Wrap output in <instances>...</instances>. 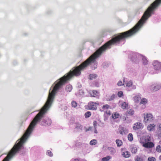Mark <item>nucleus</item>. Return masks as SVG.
Returning <instances> with one entry per match:
<instances>
[{
    "instance_id": "1",
    "label": "nucleus",
    "mask_w": 161,
    "mask_h": 161,
    "mask_svg": "<svg viewBox=\"0 0 161 161\" xmlns=\"http://www.w3.org/2000/svg\"><path fill=\"white\" fill-rule=\"evenodd\" d=\"M139 30V21L131 29L127 31L120 33L118 35L113 38L99 48L86 61L79 66L73 67L67 74L61 78L59 81L54 87L51 92H49L46 102L34 119L38 121L43 117L52 104L56 91L64 85L68 80L73 76H78L80 75L81 74V71L85 69L92 61L107 49L110 48V46L112 45L119 43L121 40L132 36Z\"/></svg>"
},
{
    "instance_id": "2",
    "label": "nucleus",
    "mask_w": 161,
    "mask_h": 161,
    "mask_svg": "<svg viewBox=\"0 0 161 161\" xmlns=\"http://www.w3.org/2000/svg\"><path fill=\"white\" fill-rule=\"evenodd\" d=\"M37 122L36 120L34 119H33L24 134L20 139L19 141L14 145L10 152L2 161H8L9 159L14 155L17 152L20 150L24 143L25 142L29 137Z\"/></svg>"
},
{
    "instance_id": "3",
    "label": "nucleus",
    "mask_w": 161,
    "mask_h": 161,
    "mask_svg": "<svg viewBox=\"0 0 161 161\" xmlns=\"http://www.w3.org/2000/svg\"><path fill=\"white\" fill-rule=\"evenodd\" d=\"M153 65L155 70L159 71L161 70V63L158 61L157 60L154 61Z\"/></svg>"
},
{
    "instance_id": "4",
    "label": "nucleus",
    "mask_w": 161,
    "mask_h": 161,
    "mask_svg": "<svg viewBox=\"0 0 161 161\" xmlns=\"http://www.w3.org/2000/svg\"><path fill=\"white\" fill-rule=\"evenodd\" d=\"M96 104H99L98 102H97L94 103L90 102L87 105L89 109L93 110H96L97 109V107L96 105Z\"/></svg>"
},
{
    "instance_id": "5",
    "label": "nucleus",
    "mask_w": 161,
    "mask_h": 161,
    "mask_svg": "<svg viewBox=\"0 0 161 161\" xmlns=\"http://www.w3.org/2000/svg\"><path fill=\"white\" fill-rule=\"evenodd\" d=\"M153 120V117L150 114H147L144 117V122L145 123L150 122Z\"/></svg>"
},
{
    "instance_id": "6",
    "label": "nucleus",
    "mask_w": 161,
    "mask_h": 161,
    "mask_svg": "<svg viewBox=\"0 0 161 161\" xmlns=\"http://www.w3.org/2000/svg\"><path fill=\"white\" fill-rule=\"evenodd\" d=\"M151 140V136L148 135L143 136L140 138L141 142L143 144L150 141Z\"/></svg>"
},
{
    "instance_id": "7",
    "label": "nucleus",
    "mask_w": 161,
    "mask_h": 161,
    "mask_svg": "<svg viewBox=\"0 0 161 161\" xmlns=\"http://www.w3.org/2000/svg\"><path fill=\"white\" fill-rule=\"evenodd\" d=\"M142 146L146 148H150L153 147L154 146V144L153 142L150 141L143 144Z\"/></svg>"
},
{
    "instance_id": "8",
    "label": "nucleus",
    "mask_w": 161,
    "mask_h": 161,
    "mask_svg": "<svg viewBox=\"0 0 161 161\" xmlns=\"http://www.w3.org/2000/svg\"><path fill=\"white\" fill-rule=\"evenodd\" d=\"M142 126V124L141 123L137 122L134 124L133 128L135 130H138L141 128Z\"/></svg>"
},
{
    "instance_id": "9",
    "label": "nucleus",
    "mask_w": 161,
    "mask_h": 161,
    "mask_svg": "<svg viewBox=\"0 0 161 161\" xmlns=\"http://www.w3.org/2000/svg\"><path fill=\"white\" fill-rule=\"evenodd\" d=\"M119 132L122 135L126 134L128 133L127 130L124 127H120L119 129Z\"/></svg>"
},
{
    "instance_id": "10",
    "label": "nucleus",
    "mask_w": 161,
    "mask_h": 161,
    "mask_svg": "<svg viewBox=\"0 0 161 161\" xmlns=\"http://www.w3.org/2000/svg\"><path fill=\"white\" fill-rule=\"evenodd\" d=\"M90 93L91 96L94 97L98 96L99 95V92L96 90H93Z\"/></svg>"
},
{
    "instance_id": "11",
    "label": "nucleus",
    "mask_w": 161,
    "mask_h": 161,
    "mask_svg": "<svg viewBox=\"0 0 161 161\" xmlns=\"http://www.w3.org/2000/svg\"><path fill=\"white\" fill-rule=\"evenodd\" d=\"M155 127V125L154 124H150L148 125L147 127V129L149 131H151L153 130Z\"/></svg>"
},
{
    "instance_id": "12",
    "label": "nucleus",
    "mask_w": 161,
    "mask_h": 161,
    "mask_svg": "<svg viewBox=\"0 0 161 161\" xmlns=\"http://www.w3.org/2000/svg\"><path fill=\"white\" fill-rule=\"evenodd\" d=\"M134 110L133 109H130L128 110L126 113V114L127 116H132L134 114Z\"/></svg>"
},
{
    "instance_id": "13",
    "label": "nucleus",
    "mask_w": 161,
    "mask_h": 161,
    "mask_svg": "<svg viewBox=\"0 0 161 161\" xmlns=\"http://www.w3.org/2000/svg\"><path fill=\"white\" fill-rule=\"evenodd\" d=\"M161 87V86L159 85H156L154 86H152V89L154 91H157Z\"/></svg>"
},
{
    "instance_id": "14",
    "label": "nucleus",
    "mask_w": 161,
    "mask_h": 161,
    "mask_svg": "<svg viewBox=\"0 0 161 161\" xmlns=\"http://www.w3.org/2000/svg\"><path fill=\"white\" fill-rule=\"evenodd\" d=\"M122 155L125 158H129L130 156V152L127 151L123 153Z\"/></svg>"
},
{
    "instance_id": "15",
    "label": "nucleus",
    "mask_w": 161,
    "mask_h": 161,
    "mask_svg": "<svg viewBox=\"0 0 161 161\" xmlns=\"http://www.w3.org/2000/svg\"><path fill=\"white\" fill-rule=\"evenodd\" d=\"M128 103L125 102H124L121 104V108L123 109H125L128 108Z\"/></svg>"
},
{
    "instance_id": "16",
    "label": "nucleus",
    "mask_w": 161,
    "mask_h": 161,
    "mask_svg": "<svg viewBox=\"0 0 161 161\" xmlns=\"http://www.w3.org/2000/svg\"><path fill=\"white\" fill-rule=\"evenodd\" d=\"M115 142L118 147H120L122 145L123 142L121 140L117 139L116 140Z\"/></svg>"
},
{
    "instance_id": "17",
    "label": "nucleus",
    "mask_w": 161,
    "mask_h": 161,
    "mask_svg": "<svg viewBox=\"0 0 161 161\" xmlns=\"http://www.w3.org/2000/svg\"><path fill=\"white\" fill-rule=\"evenodd\" d=\"M120 115L119 114L117 113H115L113 114L112 115V118L114 119H117L119 117Z\"/></svg>"
},
{
    "instance_id": "18",
    "label": "nucleus",
    "mask_w": 161,
    "mask_h": 161,
    "mask_svg": "<svg viewBox=\"0 0 161 161\" xmlns=\"http://www.w3.org/2000/svg\"><path fill=\"white\" fill-rule=\"evenodd\" d=\"M66 90L68 92H70L72 89V86L69 85H67L66 87Z\"/></svg>"
},
{
    "instance_id": "19",
    "label": "nucleus",
    "mask_w": 161,
    "mask_h": 161,
    "mask_svg": "<svg viewBox=\"0 0 161 161\" xmlns=\"http://www.w3.org/2000/svg\"><path fill=\"white\" fill-rule=\"evenodd\" d=\"M75 127L76 129L78 130H82V125L78 123H76V126Z\"/></svg>"
},
{
    "instance_id": "20",
    "label": "nucleus",
    "mask_w": 161,
    "mask_h": 161,
    "mask_svg": "<svg viewBox=\"0 0 161 161\" xmlns=\"http://www.w3.org/2000/svg\"><path fill=\"white\" fill-rule=\"evenodd\" d=\"M147 103V100L145 98H142L140 103V104H145Z\"/></svg>"
},
{
    "instance_id": "21",
    "label": "nucleus",
    "mask_w": 161,
    "mask_h": 161,
    "mask_svg": "<svg viewBox=\"0 0 161 161\" xmlns=\"http://www.w3.org/2000/svg\"><path fill=\"white\" fill-rule=\"evenodd\" d=\"M97 76V75L96 74H90L89 75L90 78L89 79L91 80H92L94 79H96Z\"/></svg>"
},
{
    "instance_id": "22",
    "label": "nucleus",
    "mask_w": 161,
    "mask_h": 161,
    "mask_svg": "<svg viewBox=\"0 0 161 161\" xmlns=\"http://www.w3.org/2000/svg\"><path fill=\"white\" fill-rule=\"evenodd\" d=\"M141 97L139 96H136L134 97L133 99L135 102L138 103L139 100L141 99Z\"/></svg>"
},
{
    "instance_id": "23",
    "label": "nucleus",
    "mask_w": 161,
    "mask_h": 161,
    "mask_svg": "<svg viewBox=\"0 0 161 161\" xmlns=\"http://www.w3.org/2000/svg\"><path fill=\"white\" fill-rule=\"evenodd\" d=\"M111 158V157L110 156H108L103 158L102 159V161H108Z\"/></svg>"
},
{
    "instance_id": "24",
    "label": "nucleus",
    "mask_w": 161,
    "mask_h": 161,
    "mask_svg": "<svg viewBox=\"0 0 161 161\" xmlns=\"http://www.w3.org/2000/svg\"><path fill=\"white\" fill-rule=\"evenodd\" d=\"M128 140L130 141H131L133 140V137L132 134L130 133L128 135Z\"/></svg>"
},
{
    "instance_id": "25",
    "label": "nucleus",
    "mask_w": 161,
    "mask_h": 161,
    "mask_svg": "<svg viewBox=\"0 0 161 161\" xmlns=\"http://www.w3.org/2000/svg\"><path fill=\"white\" fill-rule=\"evenodd\" d=\"M137 151V148L136 147H133L131 148V152L133 153H136Z\"/></svg>"
},
{
    "instance_id": "26",
    "label": "nucleus",
    "mask_w": 161,
    "mask_h": 161,
    "mask_svg": "<svg viewBox=\"0 0 161 161\" xmlns=\"http://www.w3.org/2000/svg\"><path fill=\"white\" fill-rule=\"evenodd\" d=\"M97 143V141L95 139H93L91 140L90 142V144L91 145L96 144Z\"/></svg>"
},
{
    "instance_id": "27",
    "label": "nucleus",
    "mask_w": 161,
    "mask_h": 161,
    "mask_svg": "<svg viewBox=\"0 0 161 161\" xmlns=\"http://www.w3.org/2000/svg\"><path fill=\"white\" fill-rule=\"evenodd\" d=\"M71 105L73 107L75 108L77 105V103L75 101H73L71 102Z\"/></svg>"
},
{
    "instance_id": "28",
    "label": "nucleus",
    "mask_w": 161,
    "mask_h": 161,
    "mask_svg": "<svg viewBox=\"0 0 161 161\" xmlns=\"http://www.w3.org/2000/svg\"><path fill=\"white\" fill-rule=\"evenodd\" d=\"M109 105L108 104L104 105L102 107V109L103 110L107 109L109 108Z\"/></svg>"
},
{
    "instance_id": "29",
    "label": "nucleus",
    "mask_w": 161,
    "mask_h": 161,
    "mask_svg": "<svg viewBox=\"0 0 161 161\" xmlns=\"http://www.w3.org/2000/svg\"><path fill=\"white\" fill-rule=\"evenodd\" d=\"M135 161H143V159L142 157L137 156Z\"/></svg>"
},
{
    "instance_id": "30",
    "label": "nucleus",
    "mask_w": 161,
    "mask_h": 161,
    "mask_svg": "<svg viewBox=\"0 0 161 161\" xmlns=\"http://www.w3.org/2000/svg\"><path fill=\"white\" fill-rule=\"evenodd\" d=\"M142 63L144 65L147 64L148 61L145 58L143 57L142 58Z\"/></svg>"
},
{
    "instance_id": "31",
    "label": "nucleus",
    "mask_w": 161,
    "mask_h": 161,
    "mask_svg": "<svg viewBox=\"0 0 161 161\" xmlns=\"http://www.w3.org/2000/svg\"><path fill=\"white\" fill-rule=\"evenodd\" d=\"M156 151L158 152H161V147L160 145H158L157 146L156 149Z\"/></svg>"
},
{
    "instance_id": "32",
    "label": "nucleus",
    "mask_w": 161,
    "mask_h": 161,
    "mask_svg": "<svg viewBox=\"0 0 161 161\" xmlns=\"http://www.w3.org/2000/svg\"><path fill=\"white\" fill-rule=\"evenodd\" d=\"M91 115V113L90 112H86L85 114V116L86 118L89 117Z\"/></svg>"
},
{
    "instance_id": "33",
    "label": "nucleus",
    "mask_w": 161,
    "mask_h": 161,
    "mask_svg": "<svg viewBox=\"0 0 161 161\" xmlns=\"http://www.w3.org/2000/svg\"><path fill=\"white\" fill-rule=\"evenodd\" d=\"M132 83L131 81H129L128 82L126 83V86L127 87H130L132 85Z\"/></svg>"
},
{
    "instance_id": "34",
    "label": "nucleus",
    "mask_w": 161,
    "mask_h": 161,
    "mask_svg": "<svg viewBox=\"0 0 161 161\" xmlns=\"http://www.w3.org/2000/svg\"><path fill=\"white\" fill-rule=\"evenodd\" d=\"M118 96L119 97H121L123 96V92L122 91H119L118 92Z\"/></svg>"
},
{
    "instance_id": "35",
    "label": "nucleus",
    "mask_w": 161,
    "mask_h": 161,
    "mask_svg": "<svg viewBox=\"0 0 161 161\" xmlns=\"http://www.w3.org/2000/svg\"><path fill=\"white\" fill-rule=\"evenodd\" d=\"M148 161H156V159L154 157H149L148 159Z\"/></svg>"
},
{
    "instance_id": "36",
    "label": "nucleus",
    "mask_w": 161,
    "mask_h": 161,
    "mask_svg": "<svg viewBox=\"0 0 161 161\" xmlns=\"http://www.w3.org/2000/svg\"><path fill=\"white\" fill-rule=\"evenodd\" d=\"M124 85V84L122 83V82L121 81H119L117 83V85L118 86H121L122 85Z\"/></svg>"
},
{
    "instance_id": "37",
    "label": "nucleus",
    "mask_w": 161,
    "mask_h": 161,
    "mask_svg": "<svg viewBox=\"0 0 161 161\" xmlns=\"http://www.w3.org/2000/svg\"><path fill=\"white\" fill-rule=\"evenodd\" d=\"M97 122L96 121H94L93 122V125L94 126V127L95 128H96L97 127Z\"/></svg>"
},
{
    "instance_id": "38",
    "label": "nucleus",
    "mask_w": 161,
    "mask_h": 161,
    "mask_svg": "<svg viewBox=\"0 0 161 161\" xmlns=\"http://www.w3.org/2000/svg\"><path fill=\"white\" fill-rule=\"evenodd\" d=\"M47 153L48 155L50 156H53L52 152L50 150L47 151Z\"/></svg>"
},
{
    "instance_id": "39",
    "label": "nucleus",
    "mask_w": 161,
    "mask_h": 161,
    "mask_svg": "<svg viewBox=\"0 0 161 161\" xmlns=\"http://www.w3.org/2000/svg\"><path fill=\"white\" fill-rule=\"evenodd\" d=\"M115 95L114 94H113L111 96L109 100H113L115 98Z\"/></svg>"
},
{
    "instance_id": "40",
    "label": "nucleus",
    "mask_w": 161,
    "mask_h": 161,
    "mask_svg": "<svg viewBox=\"0 0 161 161\" xmlns=\"http://www.w3.org/2000/svg\"><path fill=\"white\" fill-rule=\"evenodd\" d=\"M106 114L108 115H110L111 114V112L109 110H107L105 112Z\"/></svg>"
},
{
    "instance_id": "41",
    "label": "nucleus",
    "mask_w": 161,
    "mask_h": 161,
    "mask_svg": "<svg viewBox=\"0 0 161 161\" xmlns=\"http://www.w3.org/2000/svg\"><path fill=\"white\" fill-rule=\"evenodd\" d=\"M95 86L97 87H99V84L97 82L95 83Z\"/></svg>"
},
{
    "instance_id": "42",
    "label": "nucleus",
    "mask_w": 161,
    "mask_h": 161,
    "mask_svg": "<svg viewBox=\"0 0 161 161\" xmlns=\"http://www.w3.org/2000/svg\"><path fill=\"white\" fill-rule=\"evenodd\" d=\"M95 130H94V133L96 134H97V130L96 129V128H95Z\"/></svg>"
},
{
    "instance_id": "43",
    "label": "nucleus",
    "mask_w": 161,
    "mask_h": 161,
    "mask_svg": "<svg viewBox=\"0 0 161 161\" xmlns=\"http://www.w3.org/2000/svg\"><path fill=\"white\" fill-rule=\"evenodd\" d=\"M72 161H79V160L78 159L76 158L74 159Z\"/></svg>"
},
{
    "instance_id": "44",
    "label": "nucleus",
    "mask_w": 161,
    "mask_h": 161,
    "mask_svg": "<svg viewBox=\"0 0 161 161\" xmlns=\"http://www.w3.org/2000/svg\"><path fill=\"white\" fill-rule=\"evenodd\" d=\"M159 129L161 131V124H160L159 125Z\"/></svg>"
},
{
    "instance_id": "45",
    "label": "nucleus",
    "mask_w": 161,
    "mask_h": 161,
    "mask_svg": "<svg viewBox=\"0 0 161 161\" xmlns=\"http://www.w3.org/2000/svg\"><path fill=\"white\" fill-rule=\"evenodd\" d=\"M48 121L49 122V125H50L51 124V121L50 120H48Z\"/></svg>"
},
{
    "instance_id": "46",
    "label": "nucleus",
    "mask_w": 161,
    "mask_h": 161,
    "mask_svg": "<svg viewBox=\"0 0 161 161\" xmlns=\"http://www.w3.org/2000/svg\"><path fill=\"white\" fill-rule=\"evenodd\" d=\"M131 58V59L132 60V61H134V60L133 59V58Z\"/></svg>"
},
{
    "instance_id": "47",
    "label": "nucleus",
    "mask_w": 161,
    "mask_h": 161,
    "mask_svg": "<svg viewBox=\"0 0 161 161\" xmlns=\"http://www.w3.org/2000/svg\"><path fill=\"white\" fill-rule=\"evenodd\" d=\"M60 79H59V80H58H58H57V81H58L57 83H56V84L55 85H56L58 83L59 81V80H60Z\"/></svg>"
},
{
    "instance_id": "48",
    "label": "nucleus",
    "mask_w": 161,
    "mask_h": 161,
    "mask_svg": "<svg viewBox=\"0 0 161 161\" xmlns=\"http://www.w3.org/2000/svg\"><path fill=\"white\" fill-rule=\"evenodd\" d=\"M125 78H124V79H123V81H124V82H125Z\"/></svg>"
}]
</instances>
